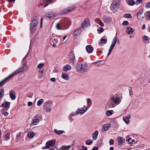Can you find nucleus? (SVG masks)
I'll return each instance as SVG.
<instances>
[{"label": "nucleus", "mask_w": 150, "mask_h": 150, "mask_svg": "<svg viewBox=\"0 0 150 150\" xmlns=\"http://www.w3.org/2000/svg\"><path fill=\"white\" fill-rule=\"evenodd\" d=\"M103 30V28L101 27H100V28H98L97 29L98 32L99 34L102 32Z\"/></svg>", "instance_id": "nucleus-50"}, {"label": "nucleus", "mask_w": 150, "mask_h": 150, "mask_svg": "<svg viewBox=\"0 0 150 150\" xmlns=\"http://www.w3.org/2000/svg\"><path fill=\"white\" fill-rule=\"evenodd\" d=\"M100 42L101 44H105L107 42V40L105 39L101 38L100 40Z\"/></svg>", "instance_id": "nucleus-45"}, {"label": "nucleus", "mask_w": 150, "mask_h": 150, "mask_svg": "<svg viewBox=\"0 0 150 150\" xmlns=\"http://www.w3.org/2000/svg\"><path fill=\"white\" fill-rule=\"evenodd\" d=\"M75 8V7L74 6H69L67 8V11L68 12H72Z\"/></svg>", "instance_id": "nucleus-38"}, {"label": "nucleus", "mask_w": 150, "mask_h": 150, "mask_svg": "<svg viewBox=\"0 0 150 150\" xmlns=\"http://www.w3.org/2000/svg\"><path fill=\"white\" fill-rule=\"evenodd\" d=\"M124 16L125 17L130 18H131L132 16L129 13H127V14H125L124 15Z\"/></svg>", "instance_id": "nucleus-49"}, {"label": "nucleus", "mask_w": 150, "mask_h": 150, "mask_svg": "<svg viewBox=\"0 0 150 150\" xmlns=\"http://www.w3.org/2000/svg\"><path fill=\"white\" fill-rule=\"evenodd\" d=\"M86 49L87 52L89 53L92 52L93 48L91 45H88L86 47Z\"/></svg>", "instance_id": "nucleus-27"}, {"label": "nucleus", "mask_w": 150, "mask_h": 150, "mask_svg": "<svg viewBox=\"0 0 150 150\" xmlns=\"http://www.w3.org/2000/svg\"><path fill=\"white\" fill-rule=\"evenodd\" d=\"M111 125L110 124H106L103 125L102 127V131L104 132L109 129L111 127Z\"/></svg>", "instance_id": "nucleus-12"}, {"label": "nucleus", "mask_w": 150, "mask_h": 150, "mask_svg": "<svg viewBox=\"0 0 150 150\" xmlns=\"http://www.w3.org/2000/svg\"><path fill=\"white\" fill-rule=\"evenodd\" d=\"M34 133L33 132H28L27 135L29 138H32L34 136Z\"/></svg>", "instance_id": "nucleus-37"}, {"label": "nucleus", "mask_w": 150, "mask_h": 150, "mask_svg": "<svg viewBox=\"0 0 150 150\" xmlns=\"http://www.w3.org/2000/svg\"><path fill=\"white\" fill-rule=\"evenodd\" d=\"M114 143V140L112 139H111L109 141V143L110 145H112Z\"/></svg>", "instance_id": "nucleus-54"}, {"label": "nucleus", "mask_w": 150, "mask_h": 150, "mask_svg": "<svg viewBox=\"0 0 150 150\" xmlns=\"http://www.w3.org/2000/svg\"><path fill=\"white\" fill-rule=\"evenodd\" d=\"M57 16L56 13L53 12H49L46 13L43 17L46 19L50 20Z\"/></svg>", "instance_id": "nucleus-4"}, {"label": "nucleus", "mask_w": 150, "mask_h": 150, "mask_svg": "<svg viewBox=\"0 0 150 150\" xmlns=\"http://www.w3.org/2000/svg\"><path fill=\"white\" fill-rule=\"evenodd\" d=\"M51 2V0H43L44 7H45L47 6Z\"/></svg>", "instance_id": "nucleus-33"}, {"label": "nucleus", "mask_w": 150, "mask_h": 150, "mask_svg": "<svg viewBox=\"0 0 150 150\" xmlns=\"http://www.w3.org/2000/svg\"><path fill=\"white\" fill-rule=\"evenodd\" d=\"M76 68L78 71L80 73L85 72L88 68L87 65L85 63H79L76 66Z\"/></svg>", "instance_id": "nucleus-1"}, {"label": "nucleus", "mask_w": 150, "mask_h": 150, "mask_svg": "<svg viewBox=\"0 0 150 150\" xmlns=\"http://www.w3.org/2000/svg\"><path fill=\"white\" fill-rule=\"evenodd\" d=\"M135 2L132 0H130L127 3L130 6H133L134 5Z\"/></svg>", "instance_id": "nucleus-47"}, {"label": "nucleus", "mask_w": 150, "mask_h": 150, "mask_svg": "<svg viewBox=\"0 0 150 150\" xmlns=\"http://www.w3.org/2000/svg\"><path fill=\"white\" fill-rule=\"evenodd\" d=\"M58 38L57 37H53L52 39L51 44L53 47H55L56 46V44L58 42Z\"/></svg>", "instance_id": "nucleus-10"}, {"label": "nucleus", "mask_w": 150, "mask_h": 150, "mask_svg": "<svg viewBox=\"0 0 150 150\" xmlns=\"http://www.w3.org/2000/svg\"><path fill=\"white\" fill-rule=\"evenodd\" d=\"M38 18L36 17H34L32 19L30 25L36 27L38 22Z\"/></svg>", "instance_id": "nucleus-11"}, {"label": "nucleus", "mask_w": 150, "mask_h": 150, "mask_svg": "<svg viewBox=\"0 0 150 150\" xmlns=\"http://www.w3.org/2000/svg\"><path fill=\"white\" fill-rule=\"evenodd\" d=\"M145 7L146 8H150V2L147 3L145 6Z\"/></svg>", "instance_id": "nucleus-56"}, {"label": "nucleus", "mask_w": 150, "mask_h": 150, "mask_svg": "<svg viewBox=\"0 0 150 150\" xmlns=\"http://www.w3.org/2000/svg\"><path fill=\"white\" fill-rule=\"evenodd\" d=\"M12 77V76H11V74L9 76H8V77L4 79V80L1 81L0 82V86L2 84H3L4 83L6 82L7 80H9Z\"/></svg>", "instance_id": "nucleus-24"}, {"label": "nucleus", "mask_w": 150, "mask_h": 150, "mask_svg": "<svg viewBox=\"0 0 150 150\" xmlns=\"http://www.w3.org/2000/svg\"><path fill=\"white\" fill-rule=\"evenodd\" d=\"M87 108H90L92 105V102L91 100L89 98L87 99Z\"/></svg>", "instance_id": "nucleus-30"}, {"label": "nucleus", "mask_w": 150, "mask_h": 150, "mask_svg": "<svg viewBox=\"0 0 150 150\" xmlns=\"http://www.w3.org/2000/svg\"><path fill=\"white\" fill-rule=\"evenodd\" d=\"M36 27L32 25H30V30L31 33H34L36 30Z\"/></svg>", "instance_id": "nucleus-35"}, {"label": "nucleus", "mask_w": 150, "mask_h": 150, "mask_svg": "<svg viewBox=\"0 0 150 150\" xmlns=\"http://www.w3.org/2000/svg\"><path fill=\"white\" fill-rule=\"evenodd\" d=\"M12 77V76H11V74L9 76H8V77L4 79V80L1 81L0 82V86L2 84H3L4 83L6 82L7 80H9Z\"/></svg>", "instance_id": "nucleus-23"}, {"label": "nucleus", "mask_w": 150, "mask_h": 150, "mask_svg": "<svg viewBox=\"0 0 150 150\" xmlns=\"http://www.w3.org/2000/svg\"><path fill=\"white\" fill-rule=\"evenodd\" d=\"M104 21L106 23H109L111 21V19L110 18L107 16H104L103 18Z\"/></svg>", "instance_id": "nucleus-29"}, {"label": "nucleus", "mask_w": 150, "mask_h": 150, "mask_svg": "<svg viewBox=\"0 0 150 150\" xmlns=\"http://www.w3.org/2000/svg\"><path fill=\"white\" fill-rule=\"evenodd\" d=\"M93 141L92 139H87L86 141V144L87 145H90L93 143Z\"/></svg>", "instance_id": "nucleus-40"}, {"label": "nucleus", "mask_w": 150, "mask_h": 150, "mask_svg": "<svg viewBox=\"0 0 150 150\" xmlns=\"http://www.w3.org/2000/svg\"><path fill=\"white\" fill-rule=\"evenodd\" d=\"M70 58L72 59L73 62L75 60V57L74 52H71L69 54Z\"/></svg>", "instance_id": "nucleus-34"}, {"label": "nucleus", "mask_w": 150, "mask_h": 150, "mask_svg": "<svg viewBox=\"0 0 150 150\" xmlns=\"http://www.w3.org/2000/svg\"><path fill=\"white\" fill-rule=\"evenodd\" d=\"M113 110H108L106 111L105 114L107 116H110L112 115L113 113Z\"/></svg>", "instance_id": "nucleus-31"}, {"label": "nucleus", "mask_w": 150, "mask_h": 150, "mask_svg": "<svg viewBox=\"0 0 150 150\" xmlns=\"http://www.w3.org/2000/svg\"><path fill=\"white\" fill-rule=\"evenodd\" d=\"M120 0H114L112 4L116 5L119 6Z\"/></svg>", "instance_id": "nucleus-42"}, {"label": "nucleus", "mask_w": 150, "mask_h": 150, "mask_svg": "<svg viewBox=\"0 0 150 150\" xmlns=\"http://www.w3.org/2000/svg\"><path fill=\"white\" fill-rule=\"evenodd\" d=\"M50 148V146H49L46 143L45 144V146L43 147L42 148V149H49Z\"/></svg>", "instance_id": "nucleus-52"}, {"label": "nucleus", "mask_w": 150, "mask_h": 150, "mask_svg": "<svg viewBox=\"0 0 150 150\" xmlns=\"http://www.w3.org/2000/svg\"><path fill=\"white\" fill-rule=\"evenodd\" d=\"M129 23L127 21H124L122 23L123 25H127Z\"/></svg>", "instance_id": "nucleus-58"}, {"label": "nucleus", "mask_w": 150, "mask_h": 150, "mask_svg": "<svg viewBox=\"0 0 150 150\" xmlns=\"http://www.w3.org/2000/svg\"><path fill=\"white\" fill-rule=\"evenodd\" d=\"M4 93V91L3 89H1L0 90V95L3 96Z\"/></svg>", "instance_id": "nucleus-53"}, {"label": "nucleus", "mask_w": 150, "mask_h": 150, "mask_svg": "<svg viewBox=\"0 0 150 150\" xmlns=\"http://www.w3.org/2000/svg\"><path fill=\"white\" fill-rule=\"evenodd\" d=\"M88 110V108L86 107L85 105H84L83 107L78 108L76 111V113L77 115H81L85 113Z\"/></svg>", "instance_id": "nucleus-5"}, {"label": "nucleus", "mask_w": 150, "mask_h": 150, "mask_svg": "<svg viewBox=\"0 0 150 150\" xmlns=\"http://www.w3.org/2000/svg\"><path fill=\"white\" fill-rule=\"evenodd\" d=\"M81 33V30L80 29H78L75 30L73 33V35L74 36H77L79 35Z\"/></svg>", "instance_id": "nucleus-32"}, {"label": "nucleus", "mask_w": 150, "mask_h": 150, "mask_svg": "<svg viewBox=\"0 0 150 150\" xmlns=\"http://www.w3.org/2000/svg\"><path fill=\"white\" fill-rule=\"evenodd\" d=\"M12 77V76H11V74L9 76H8V77L4 79V80L1 81L0 82V86L2 84H3L4 83L6 82L7 80H9Z\"/></svg>", "instance_id": "nucleus-22"}, {"label": "nucleus", "mask_w": 150, "mask_h": 150, "mask_svg": "<svg viewBox=\"0 0 150 150\" xmlns=\"http://www.w3.org/2000/svg\"><path fill=\"white\" fill-rule=\"evenodd\" d=\"M43 103V99H40L37 102V105L40 106Z\"/></svg>", "instance_id": "nucleus-39"}, {"label": "nucleus", "mask_w": 150, "mask_h": 150, "mask_svg": "<svg viewBox=\"0 0 150 150\" xmlns=\"http://www.w3.org/2000/svg\"><path fill=\"white\" fill-rule=\"evenodd\" d=\"M71 69V67L69 64H66L63 67V71L65 72L69 71Z\"/></svg>", "instance_id": "nucleus-20"}, {"label": "nucleus", "mask_w": 150, "mask_h": 150, "mask_svg": "<svg viewBox=\"0 0 150 150\" xmlns=\"http://www.w3.org/2000/svg\"><path fill=\"white\" fill-rule=\"evenodd\" d=\"M117 140L118 142V145H121L124 144L125 141V139L123 137L118 136L117 138Z\"/></svg>", "instance_id": "nucleus-15"}, {"label": "nucleus", "mask_w": 150, "mask_h": 150, "mask_svg": "<svg viewBox=\"0 0 150 150\" xmlns=\"http://www.w3.org/2000/svg\"><path fill=\"white\" fill-rule=\"evenodd\" d=\"M70 115L71 116H74L75 115H78L76 113V112H71L70 114Z\"/></svg>", "instance_id": "nucleus-60"}, {"label": "nucleus", "mask_w": 150, "mask_h": 150, "mask_svg": "<svg viewBox=\"0 0 150 150\" xmlns=\"http://www.w3.org/2000/svg\"><path fill=\"white\" fill-rule=\"evenodd\" d=\"M134 31V29L130 27H127L126 29V32L128 34H132Z\"/></svg>", "instance_id": "nucleus-19"}, {"label": "nucleus", "mask_w": 150, "mask_h": 150, "mask_svg": "<svg viewBox=\"0 0 150 150\" xmlns=\"http://www.w3.org/2000/svg\"><path fill=\"white\" fill-rule=\"evenodd\" d=\"M80 150H87V147L83 146L81 147Z\"/></svg>", "instance_id": "nucleus-57"}, {"label": "nucleus", "mask_w": 150, "mask_h": 150, "mask_svg": "<svg viewBox=\"0 0 150 150\" xmlns=\"http://www.w3.org/2000/svg\"><path fill=\"white\" fill-rule=\"evenodd\" d=\"M33 104V103L31 102H28L27 104L28 106H31Z\"/></svg>", "instance_id": "nucleus-63"}, {"label": "nucleus", "mask_w": 150, "mask_h": 150, "mask_svg": "<svg viewBox=\"0 0 150 150\" xmlns=\"http://www.w3.org/2000/svg\"><path fill=\"white\" fill-rule=\"evenodd\" d=\"M98 148L97 146H94L92 149V150H98Z\"/></svg>", "instance_id": "nucleus-64"}, {"label": "nucleus", "mask_w": 150, "mask_h": 150, "mask_svg": "<svg viewBox=\"0 0 150 150\" xmlns=\"http://www.w3.org/2000/svg\"><path fill=\"white\" fill-rule=\"evenodd\" d=\"M44 63H40L39 64H38L37 65V67L38 69H40V68H41L43 67H44Z\"/></svg>", "instance_id": "nucleus-48"}, {"label": "nucleus", "mask_w": 150, "mask_h": 150, "mask_svg": "<svg viewBox=\"0 0 150 150\" xmlns=\"http://www.w3.org/2000/svg\"><path fill=\"white\" fill-rule=\"evenodd\" d=\"M71 148V147L69 146H62V148L63 149H69Z\"/></svg>", "instance_id": "nucleus-51"}, {"label": "nucleus", "mask_w": 150, "mask_h": 150, "mask_svg": "<svg viewBox=\"0 0 150 150\" xmlns=\"http://www.w3.org/2000/svg\"><path fill=\"white\" fill-rule=\"evenodd\" d=\"M131 115L130 114H128L127 115L122 117L123 120L126 124L128 125L129 124L130 121L129 119H130Z\"/></svg>", "instance_id": "nucleus-9"}, {"label": "nucleus", "mask_w": 150, "mask_h": 150, "mask_svg": "<svg viewBox=\"0 0 150 150\" xmlns=\"http://www.w3.org/2000/svg\"><path fill=\"white\" fill-rule=\"evenodd\" d=\"M97 23L101 27L103 26L104 25L103 23L100 21H99L98 22H97Z\"/></svg>", "instance_id": "nucleus-59"}, {"label": "nucleus", "mask_w": 150, "mask_h": 150, "mask_svg": "<svg viewBox=\"0 0 150 150\" xmlns=\"http://www.w3.org/2000/svg\"><path fill=\"white\" fill-rule=\"evenodd\" d=\"M61 78L65 80H68L69 77L68 75L65 73H63L61 75Z\"/></svg>", "instance_id": "nucleus-17"}, {"label": "nucleus", "mask_w": 150, "mask_h": 150, "mask_svg": "<svg viewBox=\"0 0 150 150\" xmlns=\"http://www.w3.org/2000/svg\"><path fill=\"white\" fill-rule=\"evenodd\" d=\"M1 112L2 114L4 115L5 116H7L8 115V113L6 111H5L4 109L1 110Z\"/></svg>", "instance_id": "nucleus-46"}, {"label": "nucleus", "mask_w": 150, "mask_h": 150, "mask_svg": "<svg viewBox=\"0 0 150 150\" xmlns=\"http://www.w3.org/2000/svg\"><path fill=\"white\" fill-rule=\"evenodd\" d=\"M118 6L116 5L112 4L111 5L110 8L111 11L113 12H115L118 8Z\"/></svg>", "instance_id": "nucleus-18"}, {"label": "nucleus", "mask_w": 150, "mask_h": 150, "mask_svg": "<svg viewBox=\"0 0 150 150\" xmlns=\"http://www.w3.org/2000/svg\"><path fill=\"white\" fill-rule=\"evenodd\" d=\"M117 41V39L116 38V37L114 38L112 40V44L109 48L108 52L107 54L108 56H109L112 52L113 48L115 46Z\"/></svg>", "instance_id": "nucleus-6"}, {"label": "nucleus", "mask_w": 150, "mask_h": 150, "mask_svg": "<svg viewBox=\"0 0 150 150\" xmlns=\"http://www.w3.org/2000/svg\"><path fill=\"white\" fill-rule=\"evenodd\" d=\"M144 17L147 20L149 21L150 20V11H146L145 13Z\"/></svg>", "instance_id": "nucleus-25"}, {"label": "nucleus", "mask_w": 150, "mask_h": 150, "mask_svg": "<svg viewBox=\"0 0 150 150\" xmlns=\"http://www.w3.org/2000/svg\"><path fill=\"white\" fill-rule=\"evenodd\" d=\"M67 10V8H66L63 9V10H62L60 13L61 14L63 15L67 13V12H68Z\"/></svg>", "instance_id": "nucleus-43"}, {"label": "nucleus", "mask_w": 150, "mask_h": 150, "mask_svg": "<svg viewBox=\"0 0 150 150\" xmlns=\"http://www.w3.org/2000/svg\"><path fill=\"white\" fill-rule=\"evenodd\" d=\"M27 69V67L26 65V63L24 64L19 68L13 71L11 74V76L12 77L15 74H17L20 72H25Z\"/></svg>", "instance_id": "nucleus-2"}, {"label": "nucleus", "mask_w": 150, "mask_h": 150, "mask_svg": "<svg viewBox=\"0 0 150 150\" xmlns=\"http://www.w3.org/2000/svg\"><path fill=\"white\" fill-rule=\"evenodd\" d=\"M10 103L6 101L3 103L0 106V107L2 106L6 109H8L10 107Z\"/></svg>", "instance_id": "nucleus-16"}, {"label": "nucleus", "mask_w": 150, "mask_h": 150, "mask_svg": "<svg viewBox=\"0 0 150 150\" xmlns=\"http://www.w3.org/2000/svg\"><path fill=\"white\" fill-rule=\"evenodd\" d=\"M143 11L142 9L140 10L137 14V18L139 20H142L144 17V14L143 15Z\"/></svg>", "instance_id": "nucleus-7"}, {"label": "nucleus", "mask_w": 150, "mask_h": 150, "mask_svg": "<svg viewBox=\"0 0 150 150\" xmlns=\"http://www.w3.org/2000/svg\"><path fill=\"white\" fill-rule=\"evenodd\" d=\"M107 105L110 108H114L115 106V103L111 100V98L110 99L108 100Z\"/></svg>", "instance_id": "nucleus-14"}, {"label": "nucleus", "mask_w": 150, "mask_h": 150, "mask_svg": "<svg viewBox=\"0 0 150 150\" xmlns=\"http://www.w3.org/2000/svg\"><path fill=\"white\" fill-rule=\"evenodd\" d=\"M15 94V92L13 91H11L9 92L10 97L12 100H14L16 98V96Z\"/></svg>", "instance_id": "nucleus-21"}, {"label": "nucleus", "mask_w": 150, "mask_h": 150, "mask_svg": "<svg viewBox=\"0 0 150 150\" xmlns=\"http://www.w3.org/2000/svg\"><path fill=\"white\" fill-rule=\"evenodd\" d=\"M35 118L33 120L32 124L33 125H36L40 121L42 120V116L41 114L37 115L35 116Z\"/></svg>", "instance_id": "nucleus-3"}, {"label": "nucleus", "mask_w": 150, "mask_h": 150, "mask_svg": "<svg viewBox=\"0 0 150 150\" xmlns=\"http://www.w3.org/2000/svg\"><path fill=\"white\" fill-rule=\"evenodd\" d=\"M98 134V131H95L92 134V138L94 140H96L97 138Z\"/></svg>", "instance_id": "nucleus-26"}, {"label": "nucleus", "mask_w": 150, "mask_h": 150, "mask_svg": "<svg viewBox=\"0 0 150 150\" xmlns=\"http://www.w3.org/2000/svg\"><path fill=\"white\" fill-rule=\"evenodd\" d=\"M56 27L57 29L58 30H60L61 29L59 23H57L56 24Z\"/></svg>", "instance_id": "nucleus-61"}, {"label": "nucleus", "mask_w": 150, "mask_h": 150, "mask_svg": "<svg viewBox=\"0 0 150 150\" xmlns=\"http://www.w3.org/2000/svg\"><path fill=\"white\" fill-rule=\"evenodd\" d=\"M90 25V23L88 19H85L83 22L81 26L83 29L86 28Z\"/></svg>", "instance_id": "nucleus-8"}, {"label": "nucleus", "mask_w": 150, "mask_h": 150, "mask_svg": "<svg viewBox=\"0 0 150 150\" xmlns=\"http://www.w3.org/2000/svg\"><path fill=\"white\" fill-rule=\"evenodd\" d=\"M143 40L147 43L149 42V38L146 35H144L143 37Z\"/></svg>", "instance_id": "nucleus-44"}, {"label": "nucleus", "mask_w": 150, "mask_h": 150, "mask_svg": "<svg viewBox=\"0 0 150 150\" xmlns=\"http://www.w3.org/2000/svg\"><path fill=\"white\" fill-rule=\"evenodd\" d=\"M10 134L9 133L6 134L4 137V140L6 141L10 139Z\"/></svg>", "instance_id": "nucleus-41"}, {"label": "nucleus", "mask_w": 150, "mask_h": 150, "mask_svg": "<svg viewBox=\"0 0 150 150\" xmlns=\"http://www.w3.org/2000/svg\"><path fill=\"white\" fill-rule=\"evenodd\" d=\"M54 132L57 134H61L64 133V130H58L56 129L54 130Z\"/></svg>", "instance_id": "nucleus-36"}, {"label": "nucleus", "mask_w": 150, "mask_h": 150, "mask_svg": "<svg viewBox=\"0 0 150 150\" xmlns=\"http://www.w3.org/2000/svg\"><path fill=\"white\" fill-rule=\"evenodd\" d=\"M55 141L52 140L48 141L46 142V143L49 146H50V147L53 146L55 144Z\"/></svg>", "instance_id": "nucleus-28"}, {"label": "nucleus", "mask_w": 150, "mask_h": 150, "mask_svg": "<svg viewBox=\"0 0 150 150\" xmlns=\"http://www.w3.org/2000/svg\"><path fill=\"white\" fill-rule=\"evenodd\" d=\"M111 98L113 102H114V103H115V104L118 105L120 104L121 102V100L119 98L112 96L111 97Z\"/></svg>", "instance_id": "nucleus-13"}, {"label": "nucleus", "mask_w": 150, "mask_h": 150, "mask_svg": "<svg viewBox=\"0 0 150 150\" xmlns=\"http://www.w3.org/2000/svg\"><path fill=\"white\" fill-rule=\"evenodd\" d=\"M50 80L51 81L54 82L56 81V79L54 77V78H51L50 79Z\"/></svg>", "instance_id": "nucleus-62"}, {"label": "nucleus", "mask_w": 150, "mask_h": 150, "mask_svg": "<svg viewBox=\"0 0 150 150\" xmlns=\"http://www.w3.org/2000/svg\"><path fill=\"white\" fill-rule=\"evenodd\" d=\"M51 109L49 108H47L46 109V112L47 113H49L51 111Z\"/></svg>", "instance_id": "nucleus-55"}]
</instances>
